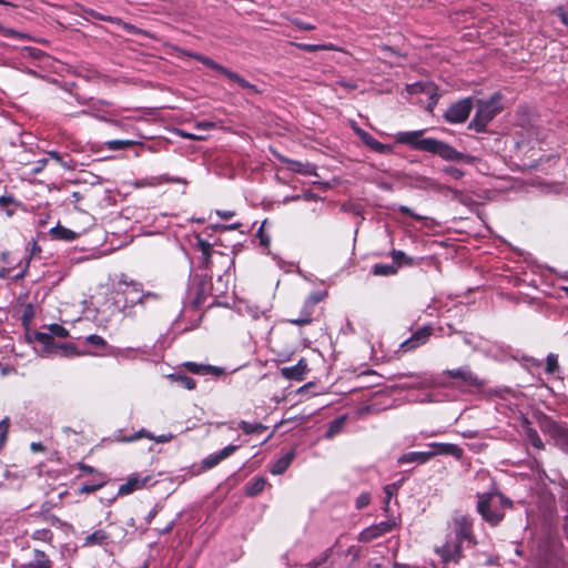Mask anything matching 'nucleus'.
<instances>
[{
	"label": "nucleus",
	"instance_id": "obj_1",
	"mask_svg": "<svg viewBox=\"0 0 568 568\" xmlns=\"http://www.w3.org/2000/svg\"><path fill=\"white\" fill-rule=\"evenodd\" d=\"M423 133L424 130L399 132L396 135V141L398 143L407 144L413 149L439 155L446 161L460 162L467 159V155L443 141L432 138L423 139Z\"/></svg>",
	"mask_w": 568,
	"mask_h": 568
},
{
	"label": "nucleus",
	"instance_id": "obj_2",
	"mask_svg": "<svg viewBox=\"0 0 568 568\" xmlns=\"http://www.w3.org/2000/svg\"><path fill=\"white\" fill-rule=\"evenodd\" d=\"M477 498V511L493 527L499 525L504 519L505 508L513 506V501L499 493L478 494Z\"/></svg>",
	"mask_w": 568,
	"mask_h": 568
},
{
	"label": "nucleus",
	"instance_id": "obj_3",
	"mask_svg": "<svg viewBox=\"0 0 568 568\" xmlns=\"http://www.w3.org/2000/svg\"><path fill=\"white\" fill-rule=\"evenodd\" d=\"M503 95L494 93L488 100H477V110L468 128L484 132L487 124L503 110Z\"/></svg>",
	"mask_w": 568,
	"mask_h": 568
},
{
	"label": "nucleus",
	"instance_id": "obj_4",
	"mask_svg": "<svg viewBox=\"0 0 568 568\" xmlns=\"http://www.w3.org/2000/svg\"><path fill=\"white\" fill-rule=\"evenodd\" d=\"M541 432L549 436L555 445L564 452H568V428L556 420L544 416L539 419Z\"/></svg>",
	"mask_w": 568,
	"mask_h": 568
},
{
	"label": "nucleus",
	"instance_id": "obj_5",
	"mask_svg": "<svg viewBox=\"0 0 568 568\" xmlns=\"http://www.w3.org/2000/svg\"><path fill=\"white\" fill-rule=\"evenodd\" d=\"M115 293L123 297V308L133 307L138 304L143 305V290L138 282L120 280L115 286Z\"/></svg>",
	"mask_w": 568,
	"mask_h": 568
},
{
	"label": "nucleus",
	"instance_id": "obj_6",
	"mask_svg": "<svg viewBox=\"0 0 568 568\" xmlns=\"http://www.w3.org/2000/svg\"><path fill=\"white\" fill-rule=\"evenodd\" d=\"M67 338L69 331L60 324H51L48 326V332H36L34 339L43 346V352H52V346H55L53 337Z\"/></svg>",
	"mask_w": 568,
	"mask_h": 568
},
{
	"label": "nucleus",
	"instance_id": "obj_7",
	"mask_svg": "<svg viewBox=\"0 0 568 568\" xmlns=\"http://www.w3.org/2000/svg\"><path fill=\"white\" fill-rule=\"evenodd\" d=\"M443 375L448 378L460 381L458 386L480 388L484 385V382L479 379L478 376L474 374L468 366H462L455 369H446L443 372Z\"/></svg>",
	"mask_w": 568,
	"mask_h": 568
},
{
	"label": "nucleus",
	"instance_id": "obj_8",
	"mask_svg": "<svg viewBox=\"0 0 568 568\" xmlns=\"http://www.w3.org/2000/svg\"><path fill=\"white\" fill-rule=\"evenodd\" d=\"M473 109L471 98H466L452 104L445 112L444 118L449 123L465 122Z\"/></svg>",
	"mask_w": 568,
	"mask_h": 568
},
{
	"label": "nucleus",
	"instance_id": "obj_9",
	"mask_svg": "<svg viewBox=\"0 0 568 568\" xmlns=\"http://www.w3.org/2000/svg\"><path fill=\"white\" fill-rule=\"evenodd\" d=\"M406 184L409 187L423 191L440 192L444 189V186L434 179L415 172L406 174Z\"/></svg>",
	"mask_w": 568,
	"mask_h": 568
},
{
	"label": "nucleus",
	"instance_id": "obj_10",
	"mask_svg": "<svg viewBox=\"0 0 568 568\" xmlns=\"http://www.w3.org/2000/svg\"><path fill=\"white\" fill-rule=\"evenodd\" d=\"M454 530L457 540L475 542L473 536V519L469 516L462 514L456 515L454 517Z\"/></svg>",
	"mask_w": 568,
	"mask_h": 568
},
{
	"label": "nucleus",
	"instance_id": "obj_11",
	"mask_svg": "<svg viewBox=\"0 0 568 568\" xmlns=\"http://www.w3.org/2000/svg\"><path fill=\"white\" fill-rule=\"evenodd\" d=\"M395 526H396L395 520H386V521H381L379 524H376V525H372V526L367 527L366 529H364L363 531H361V534L358 536V540L362 542H369V541L385 535L386 532L392 531Z\"/></svg>",
	"mask_w": 568,
	"mask_h": 568
},
{
	"label": "nucleus",
	"instance_id": "obj_12",
	"mask_svg": "<svg viewBox=\"0 0 568 568\" xmlns=\"http://www.w3.org/2000/svg\"><path fill=\"white\" fill-rule=\"evenodd\" d=\"M433 333V328L429 325H425L418 328L409 338L405 339L400 345L399 349L403 352H410L420 345H424Z\"/></svg>",
	"mask_w": 568,
	"mask_h": 568
},
{
	"label": "nucleus",
	"instance_id": "obj_13",
	"mask_svg": "<svg viewBox=\"0 0 568 568\" xmlns=\"http://www.w3.org/2000/svg\"><path fill=\"white\" fill-rule=\"evenodd\" d=\"M462 542L456 539V541L450 542L446 541L445 545L436 549V552L440 556L444 564H448L450 561L458 564L460 558L463 557L462 551Z\"/></svg>",
	"mask_w": 568,
	"mask_h": 568
},
{
	"label": "nucleus",
	"instance_id": "obj_14",
	"mask_svg": "<svg viewBox=\"0 0 568 568\" xmlns=\"http://www.w3.org/2000/svg\"><path fill=\"white\" fill-rule=\"evenodd\" d=\"M152 480V477L150 475L142 476L139 474L131 475L126 483L121 485L119 487L118 494L119 495H129L133 491L146 487Z\"/></svg>",
	"mask_w": 568,
	"mask_h": 568
},
{
	"label": "nucleus",
	"instance_id": "obj_15",
	"mask_svg": "<svg viewBox=\"0 0 568 568\" xmlns=\"http://www.w3.org/2000/svg\"><path fill=\"white\" fill-rule=\"evenodd\" d=\"M354 130L358 138L361 139V141L371 150L381 154H386L392 151L390 145L381 143L371 133L364 131L363 129L354 128Z\"/></svg>",
	"mask_w": 568,
	"mask_h": 568
},
{
	"label": "nucleus",
	"instance_id": "obj_16",
	"mask_svg": "<svg viewBox=\"0 0 568 568\" xmlns=\"http://www.w3.org/2000/svg\"><path fill=\"white\" fill-rule=\"evenodd\" d=\"M239 449L237 445H229L224 447L222 450L211 454L202 460V467L204 469H211L219 465L222 460L231 456L234 452Z\"/></svg>",
	"mask_w": 568,
	"mask_h": 568
},
{
	"label": "nucleus",
	"instance_id": "obj_17",
	"mask_svg": "<svg viewBox=\"0 0 568 568\" xmlns=\"http://www.w3.org/2000/svg\"><path fill=\"white\" fill-rule=\"evenodd\" d=\"M428 447L434 448L435 450H429L430 453H435L436 455H450L456 459H462L464 455V450L456 444L450 443H429Z\"/></svg>",
	"mask_w": 568,
	"mask_h": 568
},
{
	"label": "nucleus",
	"instance_id": "obj_18",
	"mask_svg": "<svg viewBox=\"0 0 568 568\" xmlns=\"http://www.w3.org/2000/svg\"><path fill=\"white\" fill-rule=\"evenodd\" d=\"M306 371L307 363L304 358H301L297 364L281 368V374L286 379L303 381Z\"/></svg>",
	"mask_w": 568,
	"mask_h": 568
},
{
	"label": "nucleus",
	"instance_id": "obj_19",
	"mask_svg": "<svg viewBox=\"0 0 568 568\" xmlns=\"http://www.w3.org/2000/svg\"><path fill=\"white\" fill-rule=\"evenodd\" d=\"M183 366L192 374L197 375H215L220 376L224 373V369L222 367L212 366V365H204V364H197L194 362H186L183 364Z\"/></svg>",
	"mask_w": 568,
	"mask_h": 568
},
{
	"label": "nucleus",
	"instance_id": "obj_20",
	"mask_svg": "<svg viewBox=\"0 0 568 568\" xmlns=\"http://www.w3.org/2000/svg\"><path fill=\"white\" fill-rule=\"evenodd\" d=\"M433 457H435V453H430V452H409V453L403 454L398 458L397 462H398V464H408V463L426 464Z\"/></svg>",
	"mask_w": 568,
	"mask_h": 568
},
{
	"label": "nucleus",
	"instance_id": "obj_21",
	"mask_svg": "<svg viewBox=\"0 0 568 568\" xmlns=\"http://www.w3.org/2000/svg\"><path fill=\"white\" fill-rule=\"evenodd\" d=\"M281 161L287 165V169L292 172L304 174V175H313L315 174V165L306 162H300L295 160H291L287 158H281Z\"/></svg>",
	"mask_w": 568,
	"mask_h": 568
},
{
	"label": "nucleus",
	"instance_id": "obj_22",
	"mask_svg": "<svg viewBox=\"0 0 568 568\" xmlns=\"http://www.w3.org/2000/svg\"><path fill=\"white\" fill-rule=\"evenodd\" d=\"M110 105H111V103L109 101L95 100L93 98H90V111L82 110L80 113L81 114H92L99 120L106 121V118L104 115L99 114V112L106 113L104 108L110 106Z\"/></svg>",
	"mask_w": 568,
	"mask_h": 568
},
{
	"label": "nucleus",
	"instance_id": "obj_23",
	"mask_svg": "<svg viewBox=\"0 0 568 568\" xmlns=\"http://www.w3.org/2000/svg\"><path fill=\"white\" fill-rule=\"evenodd\" d=\"M294 457H295V452L294 450H290L288 453H286L282 457H280L271 466V469H270L271 473L273 475H281V474H283L288 468V466L291 465V463L294 459Z\"/></svg>",
	"mask_w": 568,
	"mask_h": 568
},
{
	"label": "nucleus",
	"instance_id": "obj_24",
	"mask_svg": "<svg viewBox=\"0 0 568 568\" xmlns=\"http://www.w3.org/2000/svg\"><path fill=\"white\" fill-rule=\"evenodd\" d=\"M108 539H109V534L106 531H104L103 529H98L85 537L83 547H91V546H97V545L101 546V545H104Z\"/></svg>",
	"mask_w": 568,
	"mask_h": 568
},
{
	"label": "nucleus",
	"instance_id": "obj_25",
	"mask_svg": "<svg viewBox=\"0 0 568 568\" xmlns=\"http://www.w3.org/2000/svg\"><path fill=\"white\" fill-rule=\"evenodd\" d=\"M168 378L171 382L176 383L180 387L189 390H192L196 387V382L192 377L182 373L170 374Z\"/></svg>",
	"mask_w": 568,
	"mask_h": 568
},
{
	"label": "nucleus",
	"instance_id": "obj_26",
	"mask_svg": "<svg viewBox=\"0 0 568 568\" xmlns=\"http://www.w3.org/2000/svg\"><path fill=\"white\" fill-rule=\"evenodd\" d=\"M346 419H347L346 415H343V416H339V417L333 419L328 424V428L325 432V435H324L325 438L331 439V438L335 437L337 434H339L346 423Z\"/></svg>",
	"mask_w": 568,
	"mask_h": 568
},
{
	"label": "nucleus",
	"instance_id": "obj_27",
	"mask_svg": "<svg viewBox=\"0 0 568 568\" xmlns=\"http://www.w3.org/2000/svg\"><path fill=\"white\" fill-rule=\"evenodd\" d=\"M61 352L65 356H72V355H79L77 352V347L74 344L71 343H57L55 346H52V352H43L42 356L58 354Z\"/></svg>",
	"mask_w": 568,
	"mask_h": 568
},
{
	"label": "nucleus",
	"instance_id": "obj_28",
	"mask_svg": "<svg viewBox=\"0 0 568 568\" xmlns=\"http://www.w3.org/2000/svg\"><path fill=\"white\" fill-rule=\"evenodd\" d=\"M29 568H51V561L44 551L34 549L33 560L29 564Z\"/></svg>",
	"mask_w": 568,
	"mask_h": 568
},
{
	"label": "nucleus",
	"instance_id": "obj_29",
	"mask_svg": "<svg viewBox=\"0 0 568 568\" xmlns=\"http://www.w3.org/2000/svg\"><path fill=\"white\" fill-rule=\"evenodd\" d=\"M266 483V478L264 477L254 478L246 484V494L252 497L258 495L265 488Z\"/></svg>",
	"mask_w": 568,
	"mask_h": 568
},
{
	"label": "nucleus",
	"instance_id": "obj_30",
	"mask_svg": "<svg viewBox=\"0 0 568 568\" xmlns=\"http://www.w3.org/2000/svg\"><path fill=\"white\" fill-rule=\"evenodd\" d=\"M239 428L244 434L251 435V434H260V433L266 430L267 427L261 423H248L246 420H241L239 423Z\"/></svg>",
	"mask_w": 568,
	"mask_h": 568
},
{
	"label": "nucleus",
	"instance_id": "obj_31",
	"mask_svg": "<svg viewBox=\"0 0 568 568\" xmlns=\"http://www.w3.org/2000/svg\"><path fill=\"white\" fill-rule=\"evenodd\" d=\"M227 79L231 81L237 83L243 89H248L253 92H257V89L254 84H251L248 81H246L243 77H241L239 73L233 72L232 70L227 69L226 73L224 74Z\"/></svg>",
	"mask_w": 568,
	"mask_h": 568
},
{
	"label": "nucleus",
	"instance_id": "obj_32",
	"mask_svg": "<svg viewBox=\"0 0 568 568\" xmlns=\"http://www.w3.org/2000/svg\"><path fill=\"white\" fill-rule=\"evenodd\" d=\"M53 237L64 241H73L77 237V233L70 229L58 225L51 230Z\"/></svg>",
	"mask_w": 568,
	"mask_h": 568
},
{
	"label": "nucleus",
	"instance_id": "obj_33",
	"mask_svg": "<svg viewBox=\"0 0 568 568\" xmlns=\"http://www.w3.org/2000/svg\"><path fill=\"white\" fill-rule=\"evenodd\" d=\"M372 273L375 276H389L397 273V266L395 264H375L372 268Z\"/></svg>",
	"mask_w": 568,
	"mask_h": 568
},
{
	"label": "nucleus",
	"instance_id": "obj_34",
	"mask_svg": "<svg viewBox=\"0 0 568 568\" xmlns=\"http://www.w3.org/2000/svg\"><path fill=\"white\" fill-rule=\"evenodd\" d=\"M528 442L537 449H544L545 445L536 429L527 427L525 430Z\"/></svg>",
	"mask_w": 568,
	"mask_h": 568
},
{
	"label": "nucleus",
	"instance_id": "obj_35",
	"mask_svg": "<svg viewBox=\"0 0 568 568\" xmlns=\"http://www.w3.org/2000/svg\"><path fill=\"white\" fill-rule=\"evenodd\" d=\"M394 263L398 267L402 264L412 265L413 258L407 256L403 251L399 250H393L390 253Z\"/></svg>",
	"mask_w": 568,
	"mask_h": 568
},
{
	"label": "nucleus",
	"instance_id": "obj_36",
	"mask_svg": "<svg viewBox=\"0 0 568 568\" xmlns=\"http://www.w3.org/2000/svg\"><path fill=\"white\" fill-rule=\"evenodd\" d=\"M135 142L132 140H110L105 142L109 150H122L134 145Z\"/></svg>",
	"mask_w": 568,
	"mask_h": 568
},
{
	"label": "nucleus",
	"instance_id": "obj_37",
	"mask_svg": "<svg viewBox=\"0 0 568 568\" xmlns=\"http://www.w3.org/2000/svg\"><path fill=\"white\" fill-rule=\"evenodd\" d=\"M99 479H100L99 481H94L92 484H83L79 488L78 493L79 494H91V493L97 491L98 489L103 487L104 484H105V479L104 478H99Z\"/></svg>",
	"mask_w": 568,
	"mask_h": 568
},
{
	"label": "nucleus",
	"instance_id": "obj_38",
	"mask_svg": "<svg viewBox=\"0 0 568 568\" xmlns=\"http://www.w3.org/2000/svg\"><path fill=\"white\" fill-rule=\"evenodd\" d=\"M559 369L558 357L556 354H548L546 358V373L554 374Z\"/></svg>",
	"mask_w": 568,
	"mask_h": 568
},
{
	"label": "nucleus",
	"instance_id": "obj_39",
	"mask_svg": "<svg viewBox=\"0 0 568 568\" xmlns=\"http://www.w3.org/2000/svg\"><path fill=\"white\" fill-rule=\"evenodd\" d=\"M87 343L97 347V348H105L108 346L106 341L97 334H92L85 337Z\"/></svg>",
	"mask_w": 568,
	"mask_h": 568
},
{
	"label": "nucleus",
	"instance_id": "obj_40",
	"mask_svg": "<svg viewBox=\"0 0 568 568\" xmlns=\"http://www.w3.org/2000/svg\"><path fill=\"white\" fill-rule=\"evenodd\" d=\"M202 64H204L205 67L212 69V70H215L217 72H220L221 74H225L226 71H227V68L223 67L222 64L215 62L213 59L209 58L205 55V58L203 59V62Z\"/></svg>",
	"mask_w": 568,
	"mask_h": 568
},
{
	"label": "nucleus",
	"instance_id": "obj_41",
	"mask_svg": "<svg viewBox=\"0 0 568 568\" xmlns=\"http://www.w3.org/2000/svg\"><path fill=\"white\" fill-rule=\"evenodd\" d=\"M202 64H204L205 67L212 69V70H215L217 72H220L221 74H225L226 71H227V68L223 67L222 64L215 62L213 59L209 58L205 55V58L203 59V62Z\"/></svg>",
	"mask_w": 568,
	"mask_h": 568
},
{
	"label": "nucleus",
	"instance_id": "obj_42",
	"mask_svg": "<svg viewBox=\"0 0 568 568\" xmlns=\"http://www.w3.org/2000/svg\"><path fill=\"white\" fill-rule=\"evenodd\" d=\"M212 265V250L201 253L199 260V267L210 270Z\"/></svg>",
	"mask_w": 568,
	"mask_h": 568
},
{
	"label": "nucleus",
	"instance_id": "obj_43",
	"mask_svg": "<svg viewBox=\"0 0 568 568\" xmlns=\"http://www.w3.org/2000/svg\"><path fill=\"white\" fill-rule=\"evenodd\" d=\"M331 555H332V549L328 548L324 552H322L318 558L312 560L308 564V566H314L315 568L322 567L323 565H325L327 562Z\"/></svg>",
	"mask_w": 568,
	"mask_h": 568
},
{
	"label": "nucleus",
	"instance_id": "obj_44",
	"mask_svg": "<svg viewBox=\"0 0 568 568\" xmlns=\"http://www.w3.org/2000/svg\"><path fill=\"white\" fill-rule=\"evenodd\" d=\"M369 501H371L369 494L363 493L356 498L355 506L357 509H363L369 505Z\"/></svg>",
	"mask_w": 568,
	"mask_h": 568
},
{
	"label": "nucleus",
	"instance_id": "obj_45",
	"mask_svg": "<svg viewBox=\"0 0 568 568\" xmlns=\"http://www.w3.org/2000/svg\"><path fill=\"white\" fill-rule=\"evenodd\" d=\"M195 247L201 252H206L212 250V244L207 241L203 240L200 235L195 236Z\"/></svg>",
	"mask_w": 568,
	"mask_h": 568
},
{
	"label": "nucleus",
	"instance_id": "obj_46",
	"mask_svg": "<svg viewBox=\"0 0 568 568\" xmlns=\"http://www.w3.org/2000/svg\"><path fill=\"white\" fill-rule=\"evenodd\" d=\"M398 211L405 215H408L410 217H413L414 220L416 221H423L426 219V216L424 215H419L417 213H415L413 210H410L408 206L406 205H399L398 206Z\"/></svg>",
	"mask_w": 568,
	"mask_h": 568
},
{
	"label": "nucleus",
	"instance_id": "obj_47",
	"mask_svg": "<svg viewBox=\"0 0 568 568\" xmlns=\"http://www.w3.org/2000/svg\"><path fill=\"white\" fill-rule=\"evenodd\" d=\"M288 322L295 325H306L312 322V317L310 312H305L302 316L297 318H290Z\"/></svg>",
	"mask_w": 568,
	"mask_h": 568
},
{
	"label": "nucleus",
	"instance_id": "obj_48",
	"mask_svg": "<svg viewBox=\"0 0 568 568\" xmlns=\"http://www.w3.org/2000/svg\"><path fill=\"white\" fill-rule=\"evenodd\" d=\"M444 172L455 180H459L464 176V171L455 166H446Z\"/></svg>",
	"mask_w": 568,
	"mask_h": 568
},
{
	"label": "nucleus",
	"instance_id": "obj_49",
	"mask_svg": "<svg viewBox=\"0 0 568 568\" xmlns=\"http://www.w3.org/2000/svg\"><path fill=\"white\" fill-rule=\"evenodd\" d=\"M555 13L559 18L560 22L568 28V11H566L561 6L555 9Z\"/></svg>",
	"mask_w": 568,
	"mask_h": 568
},
{
	"label": "nucleus",
	"instance_id": "obj_50",
	"mask_svg": "<svg viewBox=\"0 0 568 568\" xmlns=\"http://www.w3.org/2000/svg\"><path fill=\"white\" fill-rule=\"evenodd\" d=\"M264 223L261 225V227L257 230L256 236L260 239V244L263 246H268L270 244V237L264 233Z\"/></svg>",
	"mask_w": 568,
	"mask_h": 568
},
{
	"label": "nucleus",
	"instance_id": "obj_51",
	"mask_svg": "<svg viewBox=\"0 0 568 568\" xmlns=\"http://www.w3.org/2000/svg\"><path fill=\"white\" fill-rule=\"evenodd\" d=\"M79 469H80L81 471H83V473H87V474H95V475H97V477H99V478H104V476H103L101 473L97 471V470H95L92 466H90V465H87V464L80 463V464H79Z\"/></svg>",
	"mask_w": 568,
	"mask_h": 568
},
{
	"label": "nucleus",
	"instance_id": "obj_52",
	"mask_svg": "<svg viewBox=\"0 0 568 568\" xmlns=\"http://www.w3.org/2000/svg\"><path fill=\"white\" fill-rule=\"evenodd\" d=\"M394 491H396V487H395V485H387V486L385 487V494H386V500H385V507H384L385 511H387V510H388V507H389V500H390V498H392V496H393Z\"/></svg>",
	"mask_w": 568,
	"mask_h": 568
},
{
	"label": "nucleus",
	"instance_id": "obj_53",
	"mask_svg": "<svg viewBox=\"0 0 568 568\" xmlns=\"http://www.w3.org/2000/svg\"><path fill=\"white\" fill-rule=\"evenodd\" d=\"M9 430V418L6 417L0 422V438L6 442L7 434Z\"/></svg>",
	"mask_w": 568,
	"mask_h": 568
},
{
	"label": "nucleus",
	"instance_id": "obj_54",
	"mask_svg": "<svg viewBox=\"0 0 568 568\" xmlns=\"http://www.w3.org/2000/svg\"><path fill=\"white\" fill-rule=\"evenodd\" d=\"M298 48L306 52H315L317 50L324 49L325 47L320 44L300 43Z\"/></svg>",
	"mask_w": 568,
	"mask_h": 568
},
{
	"label": "nucleus",
	"instance_id": "obj_55",
	"mask_svg": "<svg viewBox=\"0 0 568 568\" xmlns=\"http://www.w3.org/2000/svg\"><path fill=\"white\" fill-rule=\"evenodd\" d=\"M89 16H91L92 18L97 19V20H100V21H113V18L112 17H109V16H104V14H101L92 9L90 10H87L85 11Z\"/></svg>",
	"mask_w": 568,
	"mask_h": 568
},
{
	"label": "nucleus",
	"instance_id": "obj_56",
	"mask_svg": "<svg viewBox=\"0 0 568 568\" xmlns=\"http://www.w3.org/2000/svg\"><path fill=\"white\" fill-rule=\"evenodd\" d=\"M17 203L16 199L12 195H3L0 196V207L6 209L11 204Z\"/></svg>",
	"mask_w": 568,
	"mask_h": 568
},
{
	"label": "nucleus",
	"instance_id": "obj_57",
	"mask_svg": "<svg viewBox=\"0 0 568 568\" xmlns=\"http://www.w3.org/2000/svg\"><path fill=\"white\" fill-rule=\"evenodd\" d=\"M342 209L344 211H346V212H352L355 215H361L362 214V207L359 205H356V204H344L342 206Z\"/></svg>",
	"mask_w": 568,
	"mask_h": 568
},
{
	"label": "nucleus",
	"instance_id": "obj_58",
	"mask_svg": "<svg viewBox=\"0 0 568 568\" xmlns=\"http://www.w3.org/2000/svg\"><path fill=\"white\" fill-rule=\"evenodd\" d=\"M204 291H205L204 283H201L199 285V287H197V296H196V298L194 301V305L195 306H199L203 302V300H204Z\"/></svg>",
	"mask_w": 568,
	"mask_h": 568
},
{
	"label": "nucleus",
	"instance_id": "obj_59",
	"mask_svg": "<svg viewBox=\"0 0 568 568\" xmlns=\"http://www.w3.org/2000/svg\"><path fill=\"white\" fill-rule=\"evenodd\" d=\"M294 26L297 27L301 30H314L315 27L313 24L306 23L300 19H295L293 21Z\"/></svg>",
	"mask_w": 568,
	"mask_h": 568
},
{
	"label": "nucleus",
	"instance_id": "obj_60",
	"mask_svg": "<svg viewBox=\"0 0 568 568\" xmlns=\"http://www.w3.org/2000/svg\"><path fill=\"white\" fill-rule=\"evenodd\" d=\"M141 437H146L149 439L154 438V436L152 434H150L148 430L142 428L134 436L130 437L128 440H135V439H139Z\"/></svg>",
	"mask_w": 568,
	"mask_h": 568
},
{
	"label": "nucleus",
	"instance_id": "obj_61",
	"mask_svg": "<svg viewBox=\"0 0 568 568\" xmlns=\"http://www.w3.org/2000/svg\"><path fill=\"white\" fill-rule=\"evenodd\" d=\"M49 156L54 159L55 161H58L62 166L67 168V169H71L70 165L65 164L63 161H62V158L60 156V154L55 151H50L49 153Z\"/></svg>",
	"mask_w": 568,
	"mask_h": 568
},
{
	"label": "nucleus",
	"instance_id": "obj_62",
	"mask_svg": "<svg viewBox=\"0 0 568 568\" xmlns=\"http://www.w3.org/2000/svg\"><path fill=\"white\" fill-rule=\"evenodd\" d=\"M159 298H160V296H159V294H156V293H153V292H146V293H144V292H143V304H145V303H146V301H149V300H154V301H156V300H159Z\"/></svg>",
	"mask_w": 568,
	"mask_h": 568
},
{
	"label": "nucleus",
	"instance_id": "obj_63",
	"mask_svg": "<svg viewBox=\"0 0 568 568\" xmlns=\"http://www.w3.org/2000/svg\"><path fill=\"white\" fill-rule=\"evenodd\" d=\"M173 438V435L171 434H168V435H160L158 437L154 436V438H152L153 440H155L156 443H168L170 442L171 439Z\"/></svg>",
	"mask_w": 568,
	"mask_h": 568
},
{
	"label": "nucleus",
	"instance_id": "obj_64",
	"mask_svg": "<svg viewBox=\"0 0 568 568\" xmlns=\"http://www.w3.org/2000/svg\"><path fill=\"white\" fill-rule=\"evenodd\" d=\"M216 214L223 220H230L235 213L233 211H216Z\"/></svg>",
	"mask_w": 568,
	"mask_h": 568
}]
</instances>
